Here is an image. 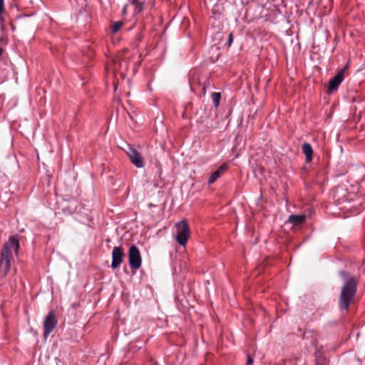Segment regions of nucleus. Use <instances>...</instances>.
Masks as SVG:
<instances>
[{
  "instance_id": "obj_1",
  "label": "nucleus",
  "mask_w": 365,
  "mask_h": 365,
  "mask_svg": "<svg viewBox=\"0 0 365 365\" xmlns=\"http://www.w3.org/2000/svg\"><path fill=\"white\" fill-rule=\"evenodd\" d=\"M339 274L344 280L339 294V307L341 310L346 311L354 300L357 292L358 281L355 277L344 270H341Z\"/></svg>"
},
{
  "instance_id": "obj_2",
  "label": "nucleus",
  "mask_w": 365,
  "mask_h": 365,
  "mask_svg": "<svg viewBox=\"0 0 365 365\" xmlns=\"http://www.w3.org/2000/svg\"><path fill=\"white\" fill-rule=\"evenodd\" d=\"M19 242L17 239L11 237L8 242L4 245L0 259V277H4L11 269V263L13 259V252L17 251Z\"/></svg>"
},
{
  "instance_id": "obj_3",
  "label": "nucleus",
  "mask_w": 365,
  "mask_h": 365,
  "mask_svg": "<svg viewBox=\"0 0 365 365\" xmlns=\"http://www.w3.org/2000/svg\"><path fill=\"white\" fill-rule=\"evenodd\" d=\"M175 226L177 228L175 240L179 245L185 246L190 236L189 225L185 220H182L177 222Z\"/></svg>"
},
{
  "instance_id": "obj_4",
  "label": "nucleus",
  "mask_w": 365,
  "mask_h": 365,
  "mask_svg": "<svg viewBox=\"0 0 365 365\" xmlns=\"http://www.w3.org/2000/svg\"><path fill=\"white\" fill-rule=\"evenodd\" d=\"M128 259L130 269L133 271L138 269L142 264V258L139 249L135 245L130 247Z\"/></svg>"
},
{
  "instance_id": "obj_5",
  "label": "nucleus",
  "mask_w": 365,
  "mask_h": 365,
  "mask_svg": "<svg viewBox=\"0 0 365 365\" xmlns=\"http://www.w3.org/2000/svg\"><path fill=\"white\" fill-rule=\"evenodd\" d=\"M58 324L56 312L51 310L43 321V336L46 339L53 331Z\"/></svg>"
},
{
  "instance_id": "obj_6",
  "label": "nucleus",
  "mask_w": 365,
  "mask_h": 365,
  "mask_svg": "<svg viewBox=\"0 0 365 365\" xmlns=\"http://www.w3.org/2000/svg\"><path fill=\"white\" fill-rule=\"evenodd\" d=\"M82 208L83 205L76 199L72 198L68 200L62 207V212L64 215H69L76 212H80Z\"/></svg>"
},
{
  "instance_id": "obj_7",
  "label": "nucleus",
  "mask_w": 365,
  "mask_h": 365,
  "mask_svg": "<svg viewBox=\"0 0 365 365\" xmlns=\"http://www.w3.org/2000/svg\"><path fill=\"white\" fill-rule=\"evenodd\" d=\"M125 253L121 246L114 247L112 251L111 268L115 269L120 267L123 262Z\"/></svg>"
},
{
  "instance_id": "obj_8",
  "label": "nucleus",
  "mask_w": 365,
  "mask_h": 365,
  "mask_svg": "<svg viewBox=\"0 0 365 365\" xmlns=\"http://www.w3.org/2000/svg\"><path fill=\"white\" fill-rule=\"evenodd\" d=\"M127 154L130 158V162L138 168H141L144 166V160L140 153L133 148H129Z\"/></svg>"
},
{
  "instance_id": "obj_9",
  "label": "nucleus",
  "mask_w": 365,
  "mask_h": 365,
  "mask_svg": "<svg viewBox=\"0 0 365 365\" xmlns=\"http://www.w3.org/2000/svg\"><path fill=\"white\" fill-rule=\"evenodd\" d=\"M347 68L348 65H346L344 68L340 70L338 72V73L329 81V85L328 88L329 92L334 90H336L338 88L339 86L344 81V71L347 69Z\"/></svg>"
},
{
  "instance_id": "obj_10",
  "label": "nucleus",
  "mask_w": 365,
  "mask_h": 365,
  "mask_svg": "<svg viewBox=\"0 0 365 365\" xmlns=\"http://www.w3.org/2000/svg\"><path fill=\"white\" fill-rule=\"evenodd\" d=\"M228 165L222 163L215 172L212 173L208 179V185L213 184L227 170Z\"/></svg>"
},
{
  "instance_id": "obj_11",
  "label": "nucleus",
  "mask_w": 365,
  "mask_h": 365,
  "mask_svg": "<svg viewBox=\"0 0 365 365\" xmlns=\"http://www.w3.org/2000/svg\"><path fill=\"white\" fill-rule=\"evenodd\" d=\"M144 2H140L138 0H133L129 3L130 11H132L133 16H137L143 10Z\"/></svg>"
},
{
  "instance_id": "obj_12",
  "label": "nucleus",
  "mask_w": 365,
  "mask_h": 365,
  "mask_svg": "<svg viewBox=\"0 0 365 365\" xmlns=\"http://www.w3.org/2000/svg\"><path fill=\"white\" fill-rule=\"evenodd\" d=\"M307 215L304 214L302 215H291L288 218V222L292 224L293 226L301 225L306 221Z\"/></svg>"
},
{
  "instance_id": "obj_13",
  "label": "nucleus",
  "mask_w": 365,
  "mask_h": 365,
  "mask_svg": "<svg viewBox=\"0 0 365 365\" xmlns=\"http://www.w3.org/2000/svg\"><path fill=\"white\" fill-rule=\"evenodd\" d=\"M303 153L306 157V163H309L312 160L313 150L312 145L308 143H304L302 146Z\"/></svg>"
},
{
  "instance_id": "obj_14",
  "label": "nucleus",
  "mask_w": 365,
  "mask_h": 365,
  "mask_svg": "<svg viewBox=\"0 0 365 365\" xmlns=\"http://www.w3.org/2000/svg\"><path fill=\"white\" fill-rule=\"evenodd\" d=\"M316 365H329L327 357L319 351L316 353Z\"/></svg>"
},
{
  "instance_id": "obj_15",
  "label": "nucleus",
  "mask_w": 365,
  "mask_h": 365,
  "mask_svg": "<svg viewBox=\"0 0 365 365\" xmlns=\"http://www.w3.org/2000/svg\"><path fill=\"white\" fill-rule=\"evenodd\" d=\"M123 22L121 21L113 22L111 25V33L116 34L123 26Z\"/></svg>"
},
{
  "instance_id": "obj_16",
  "label": "nucleus",
  "mask_w": 365,
  "mask_h": 365,
  "mask_svg": "<svg viewBox=\"0 0 365 365\" xmlns=\"http://www.w3.org/2000/svg\"><path fill=\"white\" fill-rule=\"evenodd\" d=\"M212 101L214 102L215 107V108L218 107V106L220 104V101L221 99L220 93H217V92L212 93Z\"/></svg>"
},
{
  "instance_id": "obj_17",
  "label": "nucleus",
  "mask_w": 365,
  "mask_h": 365,
  "mask_svg": "<svg viewBox=\"0 0 365 365\" xmlns=\"http://www.w3.org/2000/svg\"><path fill=\"white\" fill-rule=\"evenodd\" d=\"M233 39H234V37H233V34L232 32H230L229 34V36H228V40H227V46L228 47H230L232 42H233Z\"/></svg>"
},
{
  "instance_id": "obj_18",
  "label": "nucleus",
  "mask_w": 365,
  "mask_h": 365,
  "mask_svg": "<svg viewBox=\"0 0 365 365\" xmlns=\"http://www.w3.org/2000/svg\"><path fill=\"white\" fill-rule=\"evenodd\" d=\"M253 364V359L251 356V355L247 354V361L246 365H252Z\"/></svg>"
},
{
  "instance_id": "obj_19",
  "label": "nucleus",
  "mask_w": 365,
  "mask_h": 365,
  "mask_svg": "<svg viewBox=\"0 0 365 365\" xmlns=\"http://www.w3.org/2000/svg\"><path fill=\"white\" fill-rule=\"evenodd\" d=\"M4 11V0H0V16L2 15Z\"/></svg>"
},
{
  "instance_id": "obj_20",
  "label": "nucleus",
  "mask_w": 365,
  "mask_h": 365,
  "mask_svg": "<svg viewBox=\"0 0 365 365\" xmlns=\"http://www.w3.org/2000/svg\"><path fill=\"white\" fill-rule=\"evenodd\" d=\"M130 10V6H129V4H126L123 8V10H122V13L123 15H125L127 14L128 13V11Z\"/></svg>"
},
{
  "instance_id": "obj_21",
  "label": "nucleus",
  "mask_w": 365,
  "mask_h": 365,
  "mask_svg": "<svg viewBox=\"0 0 365 365\" xmlns=\"http://www.w3.org/2000/svg\"><path fill=\"white\" fill-rule=\"evenodd\" d=\"M3 53V48L0 47V56Z\"/></svg>"
}]
</instances>
